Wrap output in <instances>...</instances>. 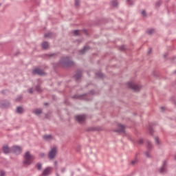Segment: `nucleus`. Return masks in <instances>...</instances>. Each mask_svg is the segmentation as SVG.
Listing matches in <instances>:
<instances>
[{"mask_svg": "<svg viewBox=\"0 0 176 176\" xmlns=\"http://www.w3.org/2000/svg\"><path fill=\"white\" fill-rule=\"evenodd\" d=\"M59 65L62 67H72L74 66V62L69 59V57L64 56L59 61Z\"/></svg>", "mask_w": 176, "mask_h": 176, "instance_id": "nucleus-1", "label": "nucleus"}, {"mask_svg": "<svg viewBox=\"0 0 176 176\" xmlns=\"http://www.w3.org/2000/svg\"><path fill=\"white\" fill-rule=\"evenodd\" d=\"M141 14L142 16H144V17L146 16V12H145V10L142 11Z\"/></svg>", "mask_w": 176, "mask_h": 176, "instance_id": "nucleus-34", "label": "nucleus"}, {"mask_svg": "<svg viewBox=\"0 0 176 176\" xmlns=\"http://www.w3.org/2000/svg\"><path fill=\"white\" fill-rule=\"evenodd\" d=\"M89 46L86 45L83 47L82 50L79 51V54H85V53H86V52H87V50H89Z\"/></svg>", "mask_w": 176, "mask_h": 176, "instance_id": "nucleus-14", "label": "nucleus"}, {"mask_svg": "<svg viewBox=\"0 0 176 176\" xmlns=\"http://www.w3.org/2000/svg\"><path fill=\"white\" fill-rule=\"evenodd\" d=\"M52 167H47V168H46L44 170H43V173H42V175L43 176H47V175H49L50 174V173H51V171H52Z\"/></svg>", "mask_w": 176, "mask_h": 176, "instance_id": "nucleus-9", "label": "nucleus"}, {"mask_svg": "<svg viewBox=\"0 0 176 176\" xmlns=\"http://www.w3.org/2000/svg\"><path fill=\"white\" fill-rule=\"evenodd\" d=\"M37 170H41L42 168V164L38 163L36 165Z\"/></svg>", "mask_w": 176, "mask_h": 176, "instance_id": "nucleus-26", "label": "nucleus"}, {"mask_svg": "<svg viewBox=\"0 0 176 176\" xmlns=\"http://www.w3.org/2000/svg\"><path fill=\"white\" fill-rule=\"evenodd\" d=\"M175 74H176V70L175 71Z\"/></svg>", "mask_w": 176, "mask_h": 176, "instance_id": "nucleus-50", "label": "nucleus"}, {"mask_svg": "<svg viewBox=\"0 0 176 176\" xmlns=\"http://www.w3.org/2000/svg\"><path fill=\"white\" fill-rule=\"evenodd\" d=\"M115 131L116 133H123V131H124V126H123L122 124H119L118 125V129L117 130H115Z\"/></svg>", "mask_w": 176, "mask_h": 176, "instance_id": "nucleus-11", "label": "nucleus"}, {"mask_svg": "<svg viewBox=\"0 0 176 176\" xmlns=\"http://www.w3.org/2000/svg\"><path fill=\"white\" fill-rule=\"evenodd\" d=\"M148 132L150 133V134H153V129H152V126H149L147 127Z\"/></svg>", "mask_w": 176, "mask_h": 176, "instance_id": "nucleus-24", "label": "nucleus"}, {"mask_svg": "<svg viewBox=\"0 0 176 176\" xmlns=\"http://www.w3.org/2000/svg\"><path fill=\"white\" fill-rule=\"evenodd\" d=\"M21 98H23V97H21V96H18L16 99V101H20V100H21Z\"/></svg>", "mask_w": 176, "mask_h": 176, "instance_id": "nucleus-37", "label": "nucleus"}, {"mask_svg": "<svg viewBox=\"0 0 176 176\" xmlns=\"http://www.w3.org/2000/svg\"><path fill=\"white\" fill-rule=\"evenodd\" d=\"M135 163H137V160L131 161V164L134 165Z\"/></svg>", "mask_w": 176, "mask_h": 176, "instance_id": "nucleus-39", "label": "nucleus"}, {"mask_svg": "<svg viewBox=\"0 0 176 176\" xmlns=\"http://www.w3.org/2000/svg\"><path fill=\"white\" fill-rule=\"evenodd\" d=\"M34 112L36 115H41V113H42V110H41L40 109H37L34 110Z\"/></svg>", "mask_w": 176, "mask_h": 176, "instance_id": "nucleus-19", "label": "nucleus"}, {"mask_svg": "<svg viewBox=\"0 0 176 176\" xmlns=\"http://www.w3.org/2000/svg\"><path fill=\"white\" fill-rule=\"evenodd\" d=\"M146 148H147L148 151H151V149H152V148H153V145L149 140H148L146 142Z\"/></svg>", "mask_w": 176, "mask_h": 176, "instance_id": "nucleus-15", "label": "nucleus"}, {"mask_svg": "<svg viewBox=\"0 0 176 176\" xmlns=\"http://www.w3.org/2000/svg\"><path fill=\"white\" fill-rule=\"evenodd\" d=\"M120 50H124V49H125L124 45L120 46Z\"/></svg>", "mask_w": 176, "mask_h": 176, "instance_id": "nucleus-41", "label": "nucleus"}, {"mask_svg": "<svg viewBox=\"0 0 176 176\" xmlns=\"http://www.w3.org/2000/svg\"><path fill=\"white\" fill-rule=\"evenodd\" d=\"M96 75L97 78H102L104 76V74L102 73H101V72L96 73Z\"/></svg>", "mask_w": 176, "mask_h": 176, "instance_id": "nucleus-20", "label": "nucleus"}, {"mask_svg": "<svg viewBox=\"0 0 176 176\" xmlns=\"http://www.w3.org/2000/svg\"><path fill=\"white\" fill-rule=\"evenodd\" d=\"M41 46L43 49H47V47H49V43H47L46 41H44L42 43Z\"/></svg>", "mask_w": 176, "mask_h": 176, "instance_id": "nucleus-16", "label": "nucleus"}, {"mask_svg": "<svg viewBox=\"0 0 176 176\" xmlns=\"http://www.w3.org/2000/svg\"><path fill=\"white\" fill-rule=\"evenodd\" d=\"M155 144L157 145H159V144H160V142H159V138L158 137L155 138Z\"/></svg>", "mask_w": 176, "mask_h": 176, "instance_id": "nucleus-27", "label": "nucleus"}, {"mask_svg": "<svg viewBox=\"0 0 176 176\" xmlns=\"http://www.w3.org/2000/svg\"><path fill=\"white\" fill-rule=\"evenodd\" d=\"M44 105H47V103H45Z\"/></svg>", "mask_w": 176, "mask_h": 176, "instance_id": "nucleus-48", "label": "nucleus"}, {"mask_svg": "<svg viewBox=\"0 0 176 176\" xmlns=\"http://www.w3.org/2000/svg\"><path fill=\"white\" fill-rule=\"evenodd\" d=\"M60 171L61 173H65V168H62Z\"/></svg>", "mask_w": 176, "mask_h": 176, "instance_id": "nucleus-42", "label": "nucleus"}, {"mask_svg": "<svg viewBox=\"0 0 176 176\" xmlns=\"http://www.w3.org/2000/svg\"><path fill=\"white\" fill-rule=\"evenodd\" d=\"M164 57H166V55H164Z\"/></svg>", "mask_w": 176, "mask_h": 176, "instance_id": "nucleus-49", "label": "nucleus"}, {"mask_svg": "<svg viewBox=\"0 0 176 176\" xmlns=\"http://www.w3.org/2000/svg\"><path fill=\"white\" fill-rule=\"evenodd\" d=\"M2 149L5 155H8V153H10V152H12V148H9L8 146H3Z\"/></svg>", "mask_w": 176, "mask_h": 176, "instance_id": "nucleus-12", "label": "nucleus"}, {"mask_svg": "<svg viewBox=\"0 0 176 176\" xmlns=\"http://www.w3.org/2000/svg\"><path fill=\"white\" fill-rule=\"evenodd\" d=\"M16 112H17V113H23V107H18L16 108Z\"/></svg>", "mask_w": 176, "mask_h": 176, "instance_id": "nucleus-18", "label": "nucleus"}, {"mask_svg": "<svg viewBox=\"0 0 176 176\" xmlns=\"http://www.w3.org/2000/svg\"><path fill=\"white\" fill-rule=\"evenodd\" d=\"M152 52V49L149 48L148 52H147V54H151V52Z\"/></svg>", "mask_w": 176, "mask_h": 176, "instance_id": "nucleus-40", "label": "nucleus"}, {"mask_svg": "<svg viewBox=\"0 0 176 176\" xmlns=\"http://www.w3.org/2000/svg\"><path fill=\"white\" fill-rule=\"evenodd\" d=\"M54 165L57 166V162H56V161L54 162Z\"/></svg>", "mask_w": 176, "mask_h": 176, "instance_id": "nucleus-46", "label": "nucleus"}, {"mask_svg": "<svg viewBox=\"0 0 176 176\" xmlns=\"http://www.w3.org/2000/svg\"><path fill=\"white\" fill-rule=\"evenodd\" d=\"M75 6H79V0H75Z\"/></svg>", "mask_w": 176, "mask_h": 176, "instance_id": "nucleus-35", "label": "nucleus"}, {"mask_svg": "<svg viewBox=\"0 0 176 176\" xmlns=\"http://www.w3.org/2000/svg\"><path fill=\"white\" fill-rule=\"evenodd\" d=\"M86 119V116L85 115H79L76 116V120L77 122H79V123H81V122H83Z\"/></svg>", "mask_w": 176, "mask_h": 176, "instance_id": "nucleus-8", "label": "nucleus"}, {"mask_svg": "<svg viewBox=\"0 0 176 176\" xmlns=\"http://www.w3.org/2000/svg\"><path fill=\"white\" fill-rule=\"evenodd\" d=\"M32 74L34 75H35V74H36L37 75L42 76L45 74V72H43V70H42L41 69L36 68L34 70L32 71Z\"/></svg>", "mask_w": 176, "mask_h": 176, "instance_id": "nucleus-7", "label": "nucleus"}, {"mask_svg": "<svg viewBox=\"0 0 176 176\" xmlns=\"http://www.w3.org/2000/svg\"><path fill=\"white\" fill-rule=\"evenodd\" d=\"M94 93V91H91L90 92H89V94H93Z\"/></svg>", "mask_w": 176, "mask_h": 176, "instance_id": "nucleus-44", "label": "nucleus"}, {"mask_svg": "<svg viewBox=\"0 0 176 176\" xmlns=\"http://www.w3.org/2000/svg\"><path fill=\"white\" fill-rule=\"evenodd\" d=\"M0 176H5V171L1 170V172H0Z\"/></svg>", "mask_w": 176, "mask_h": 176, "instance_id": "nucleus-36", "label": "nucleus"}, {"mask_svg": "<svg viewBox=\"0 0 176 176\" xmlns=\"http://www.w3.org/2000/svg\"><path fill=\"white\" fill-rule=\"evenodd\" d=\"M160 174H164L167 173V161H163L162 167L159 169Z\"/></svg>", "mask_w": 176, "mask_h": 176, "instance_id": "nucleus-5", "label": "nucleus"}, {"mask_svg": "<svg viewBox=\"0 0 176 176\" xmlns=\"http://www.w3.org/2000/svg\"><path fill=\"white\" fill-rule=\"evenodd\" d=\"M153 32H155V30L154 29H149L147 31V34H148V35H152V34H153Z\"/></svg>", "mask_w": 176, "mask_h": 176, "instance_id": "nucleus-22", "label": "nucleus"}, {"mask_svg": "<svg viewBox=\"0 0 176 176\" xmlns=\"http://www.w3.org/2000/svg\"><path fill=\"white\" fill-rule=\"evenodd\" d=\"M53 33H46L44 36L45 38H53L54 36H53Z\"/></svg>", "mask_w": 176, "mask_h": 176, "instance_id": "nucleus-17", "label": "nucleus"}, {"mask_svg": "<svg viewBox=\"0 0 176 176\" xmlns=\"http://www.w3.org/2000/svg\"><path fill=\"white\" fill-rule=\"evenodd\" d=\"M43 138L45 141H52V140H53V136H52V135H45L43 136Z\"/></svg>", "mask_w": 176, "mask_h": 176, "instance_id": "nucleus-13", "label": "nucleus"}, {"mask_svg": "<svg viewBox=\"0 0 176 176\" xmlns=\"http://www.w3.org/2000/svg\"><path fill=\"white\" fill-rule=\"evenodd\" d=\"M56 176H60V175H58V173H56Z\"/></svg>", "mask_w": 176, "mask_h": 176, "instance_id": "nucleus-47", "label": "nucleus"}, {"mask_svg": "<svg viewBox=\"0 0 176 176\" xmlns=\"http://www.w3.org/2000/svg\"><path fill=\"white\" fill-rule=\"evenodd\" d=\"M144 155H145L146 157H151V155H149V151L144 153Z\"/></svg>", "mask_w": 176, "mask_h": 176, "instance_id": "nucleus-33", "label": "nucleus"}, {"mask_svg": "<svg viewBox=\"0 0 176 176\" xmlns=\"http://www.w3.org/2000/svg\"><path fill=\"white\" fill-rule=\"evenodd\" d=\"M127 86L129 89H132V90H134V91H138L141 89V86L133 82H128Z\"/></svg>", "mask_w": 176, "mask_h": 176, "instance_id": "nucleus-3", "label": "nucleus"}, {"mask_svg": "<svg viewBox=\"0 0 176 176\" xmlns=\"http://www.w3.org/2000/svg\"><path fill=\"white\" fill-rule=\"evenodd\" d=\"M73 34L74 35H79V30H74Z\"/></svg>", "mask_w": 176, "mask_h": 176, "instance_id": "nucleus-31", "label": "nucleus"}, {"mask_svg": "<svg viewBox=\"0 0 176 176\" xmlns=\"http://www.w3.org/2000/svg\"><path fill=\"white\" fill-rule=\"evenodd\" d=\"M35 90L36 91H38V93H41V91H42V89H41V87L39 85H37L35 87Z\"/></svg>", "mask_w": 176, "mask_h": 176, "instance_id": "nucleus-23", "label": "nucleus"}, {"mask_svg": "<svg viewBox=\"0 0 176 176\" xmlns=\"http://www.w3.org/2000/svg\"><path fill=\"white\" fill-rule=\"evenodd\" d=\"M111 4H112V6H113L114 8H116V6H118V1L116 0H113L111 1Z\"/></svg>", "mask_w": 176, "mask_h": 176, "instance_id": "nucleus-21", "label": "nucleus"}, {"mask_svg": "<svg viewBox=\"0 0 176 176\" xmlns=\"http://www.w3.org/2000/svg\"><path fill=\"white\" fill-rule=\"evenodd\" d=\"M54 54H52L50 55V57H53Z\"/></svg>", "mask_w": 176, "mask_h": 176, "instance_id": "nucleus-45", "label": "nucleus"}, {"mask_svg": "<svg viewBox=\"0 0 176 176\" xmlns=\"http://www.w3.org/2000/svg\"><path fill=\"white\" fill-rule=\"evenodd\" d=\"M28 92L30 93V94H32V93H34V89L30 88L28 89Z\"/></svg>", "mask_w": 176, "mask_h": 176, "instance_id": "nucleus-32", "label": "nucleus"}, {"mask_svg": "<svg viewBox=\"0 0 176 176\" xmlns=\"http://www.w3.org/2000/svg\"><path fill=\"white\" fill-rule=\"evenodd\" d=\"M138 144H140V145H142V144H144V140L140 139V140L138 141Z\"/></svg>", "mask_w": 176, "mask_h": 176, "instance_id": "nucleus-28", "label": "nucleus"}, {"mask_svg": "<svg viewBox=\"0 0 176 176\" xmlns=\"http://www.w3.org/2000/svg\"><path fill=\"white\" fill-rule=\"evenodd\" d=\"M126 2L128 5H133V3H134V1H133L132 0H126Z\"/></svg>", "mask_w": 176, "mask_h": 176, "instance_id": "nucleus-29", "label": "nucleus"}, {"mask_svg": "<svg viewBox=\"0 0 176 176\" xmlns=\"http://www.w3.org/2000/svg\"><path fill=\"white\" fill-rule=\"evenodd\" d=\"M73 98L82 99L83 98V95H80V96L76 95L73 97Z\"/></svg>", "mask_w": 176, "mask_h": 176, "instance_id": "nucleus-25", "label": "nucleus"}, {"mask_svg": "<svg viewBox=\"0 0 176 176\" xmlns=\"http://www.w3.org/2000/svg\"><path fill=\"white\" fill-rule=\"evenodd\" d=\"M11 152L15 155H20V153H21V147L19 146H14L11 148Z\"/></svg>", "mask_w": 176, "mask_h": 176, "instance_id": "nucleus-6", "label": "nucleus"}, {"mask_svg": "<svg viewBox=\"0 0 176 176\" xmlns=\"http://www.w3.org/2000/svg\"><path fill=\"white\" fill-rule=\"evenodd\" d=\"M74 78H75L76 80H79V79H80V78H82V70H80V69L77 70L76 74L74 75Z\"/></svg>", "mask_w": 176, "mask_h": 176, "instance_id": "nucleus-10", "label": "nucleus"}, {"mask_svg": "<svg viewBox=\"0 0 176 176\" xmlns=\"http://www.w3.org/2000/svg\"><path fill=\"white\" fill-rule=\"evenodd\" d=\"M32 163V155H30V152L28 151L24 155L23 164L25 166H30Z\"/></svg>", "mask_w": 176, "mask_h": 176, "instance_id": "nucleus-2", "label": "nucleus"}, {"mask_svg": "<svg viewBox=\"0 0 176 176\" xmlns=\"http://www.w3.org/2000/svg\"><path fill=\"white\" fill-rule=\"evenodd\" d=\"M57 153V148L56 146H54L51 148V151L48 153V157L49 159H54L56 157V155Z\"/></svg>", "mask_w": 176, "mask_h": 176, "instance_id": "nucleus-4", "label": "nucleus"}, {"mask_svg": "<svg viewBox=\"0 0 176 176\" xmlns=\"http://www.w3.org/2000/svg\"><path fill=\"white\" fill-rule=\"evenodd\" d=\"M39 156H40V157H45V154H44V153H39Z\"/></svg>", "mask_w": 176, "mask_h": 176, "instance_id": "nucleus-38", "label": "nucleus"}, {"mask_svg": "<svg viewBox=\"0 0 176 176\" xmlns=\"http://www.w3.org/2000/svg\"><path fill=\"white\" fill-rule=\"evenodd\" d=\"M160 109H161V111H162V112H164V107H162Z\"/></svg>", "mask_w": 176, "mask_h": 176, "instance_id": "nucleus-43", "label": "nucleus"}, {"mask_svg": "<svg viewBox=\"0 0 176 176\" xmlns=\"http://www.w3.org/2000/svg\"><path fill=\"white\" fill-rule=\"evenodd\" d=\"M162 5V1H158L155 3V6H160Z\"/></svg>", "mask_w": 176, "mask_h": 176, "instance_id": "nucleus-30", "label": "nucleus"}]
</instances>
